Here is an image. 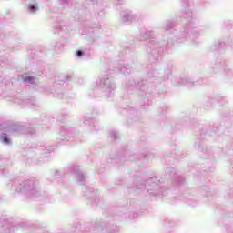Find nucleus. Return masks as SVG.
I'll return each instance as SVG.
<instances>
[{
    "instance_id": "nucleus-1",
    "label": "nucleus",
    "mask_w": 233,
    "mask_h": 233,
    "mask_svg": "<svg viewBox=\"0 0 233 233\" xmlns=\"http://www.w3.org/2000/svg\"><path fill=\"white\" fill-rule=\"evenodd\" d=\"M32 79H34V77L28 76L26 74L23 75V80L24 81H32Z\"/></svg>"
},
{
    "instance_id": "nucleus-2",
    "label": "nucleus",
    "mask_w": 233,
    "mask_h": 233,
    "mask_svg": "<svg viewBox=\"0 0 233 233\" xmlns=\"http://www.w3.org/2000/svg\"><path fill=\"white\" fill-rule=\"evenodd\" d=\"M1 137L4 143H10V140H8V137H6V134H3Z\"/></svg>"
},
{
    "instance_id": "nucleus-3",
    "label": "nucleus",
    "mask_w": 233,
    "mask_h": 233,
    "mask_svg": "<svg viewBox=\"0 0 233 233\" xmlns=\"http://www.w3.org/2000/svg\"><path fill=\"white\" fill-rule=\"evenodd\" d=\"M30 10L31 12H35V10H37V7H35V5H30Z\"/></svg>"
},
{
    "instance_id": "nucleus-4",
    "label": "nucleus",
    "mask_w": 233,
    "mask_h": 233,
    "mask_svg": "<svg viewBox=\"0 0 233 233\" xmlns=\"http://www.w3.org/2000/svg\"><path fill=\"white\" fill-rule=\"evenodd\" d=\"M76 55L78 56V57H81V56H83V51H77Z\"/></svg>"
}]
</instances>
